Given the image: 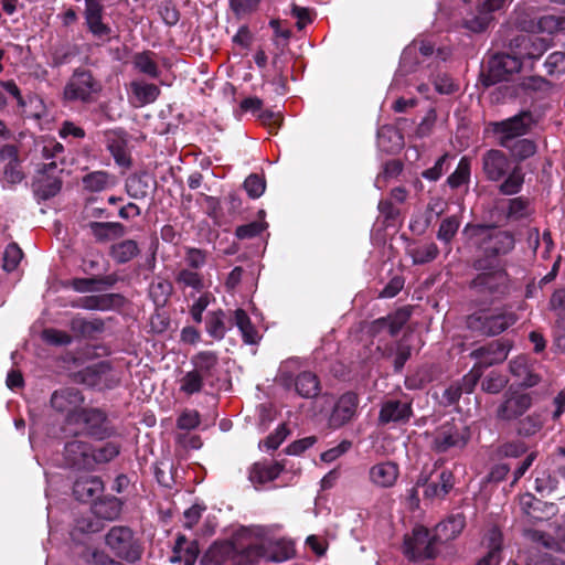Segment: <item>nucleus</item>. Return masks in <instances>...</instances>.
Instances as JSON below:
<instances>
[{
    "label": "nucleus",
    "mask_w": 565,
    "mask_h": 565,
    "mask_svg": "<svg viewBox=\"0 0 565 565\" xmlns=\"http://www.w3.org/2000/svg\"><path fill=\"white\" fill-rule=\"evenodd\" d=\"M156 56V53L151 51L136 53L132 57V66L136 71L150 78H158L161 71Z\"/></svg>",
    "instance_id": "nucleus-30"
},
{
    "label": "nucleus",
    "mask_w": 565,
    "mask_h": 565,
    "mask_svg": "<svg viewBox=\"0 0 565 565\" xmlns=\"http://www.w3.org/2000/svg\"><path fill=\"white\" fill-rule=\"evenodd\" d=\"M175 281L181 289L191 288L194 292H201L205 287L203 276L190 268H182L175 275Z\"/></svg>",
    "instance_id": "nucleus-35"
},
{
    "label": "nucleus",
    "mask_w": 565,
    "mask_h": 565,
    "mask_svg": "<svg viewBox=\"0 0 565 565\" xmlns=\"http://www.w3.org/2000/svg\"><path fill=\"white\" fill-rule=\"evenodd\" d=\"M84 396L75 387L55 391L51 396V406L65 416V430L74 435L95 436L105 420L103 412L83 407Z\"/></svg>",
    "instance_id": "nucleus-1"
},
{
    "label": "nucleus",
    "mask_w": 565,
    "mask_h": 565,
    "mask_svg": "<svg viewBox=\"0 0 565 565\" xmlns=\"http://www.w3.org/2000/svg\"><path fill=\"white\" fill-rule=\"evenodd\" d=\"M85 21L89 32L100 41H109L111 28L103 21V6L97 0H85Z\"/></svg>",
    "instance_id": "nucleus-15"
},
{
    "label": "nucleus",
    "mask_w": 565,
    "mask_h": 565,
    "mask_svg": "<svg viewBox=\"0 0 565 565\" xmlns=\"http://www.w3.org/2000/svg\"><path fill=\"white\" fill-rule=\"evenodd\" d=\"M510 372L518 383L525 387H532L539 384L540 376L534 372L533 366L529 363V359L519 355L510 361Z\"/></svg>",
    "instance_id": "nucleus-22"
},
{
    "label": "nucleus",
    "mask_w": 565,
    "mask_h": 565,
    "mask_svg": "<svg viewBox=\"0 0 565 565\" xmlns=\"http://www.w3.org/2000/svg\"><path fill=\"white\" fill-rule=\"evenodd\" d=\"M71 329L78 335L92 338L104 329V323L99 319L86 320L82 317H75L71 321Z\"/></svg>",
    "instance_id": "nucleus-39"
},
{
    "label": "nucleus",
    "mask_w": 565,
    "mask_h": 565,
    "mask_svg": "<svg viewBox=\"0 0 565 565\" xmlns=\"http://www.w3.org/2000/svg\"><path fill=\"white\" fill-rule=\"evenodd\" d=\"M466 525L462 513H452L435 527L434 539L437 542H447L456 539Z\"/></svg>",
    "instance_id": "nucleus-23"
},
{
    "label": "nucleus",
    "mask_w": 565,
    "mask_h": 565,
    "mask_svg": "<svg viewBox=\"0 0 565 565\" xmlns=\"http://www.w3.org/2000/svg\"><path fill=\"white\" fill-rule=\"evenodd\" d=\"M468 441L467 427L459 422H446L434 433L433 448L439 452L452 447H463Z\"/></svg>",
    "instance_id": "nucleus-10"
},
{
    "label": "nucleus",
    "mask_w": 565,
    "mask_h": 565,
    "mask_svg": "<svg viewBox=\"0 0 565 565\" xmlns=\"http://www.w3.org/2000/svg\"><path fill=\"white\" fill-rule=\"evenodd\" d=\"M493 17L484 11H482L479 7L476 12L469 14L463 20V25L468 30L472 32H482L484 31L489 24L492 22Z\"/></svg>",
    "instance_id": "nucleus-50"
},
{
    "label": "nucleus",
    "mask_w": 565,
    "mask_h": 565,
    "mask_svg": "<svg viewBox=\"0 0 565 565\" xmlns=\"http://www.w3.org/2000/svg\"><path fill=\"white\" fill-rule=\"evenodd\" d=\"M185 268L196 270L202 268L206 263V254L202 249L188 247L184 254Z\"/></svg>",
    "instance_id": "nucleus-60"
},
{
    "label": "nucleus",
    "mask_w": 565,
    "mask_h": 565,
    "mask_svg": "<svg viewBox=\"0 0 565 565\" xmlns=\"http://www.w3.org/2000/svg\"><path fill=\"white\" fill-rule=\"evenodd\" d=\"M22 258V250L17 244H9L3 253V268L12 271L17 268Z\"/></svg>",
    "instance_id": "nucleus-63"
},
{
    "label": "nucleus",
    "mask_w": 565,
    "mask_h": 565,
    "mask_svg": "<svg viewBox=\"0 0 565 565\" xmlns=\"http://www.w3.org/2000/svg\"><path fill=\"white\" fill-rule=\"evenodd\" d=\"M106 544L113 553L128 562H136L140 557V548L130 529L114 526L106 535Z\"/></svg>",
    "instance_id": "nucleus-8"
},
{
    "label": "nucleus",
    "mask_w": 565,
    "mask_h": 565,
    "mask_svg": "<svg viewBox=\"0 0 565 565\" xmlns=\"http://www.w3.org/2000/svg\"><path fill=\"white\" fill-rule=\"evenodd\" d=\"M551 40L537 34H521L511 41V49L515 50L522 60L540 58L550 47Z\"/></svg>",
    "instance_id": "nucleus-14"
},
{
    "label": "nucleus",
    "mask_w": 565,
    "mask_h": 565,
    "mask_svg": "<svg viewBox=\"0 0 565 565\" xmlns=\"http://www.w3.org/2000/svg\"><path fill=\"white\" fill-rule=\"evenodd\" d=\"M205 329L212 338L223 339L227 330L224 312L222 310L209 312L205 318Z\"/></svg>",
    "instance_id": "nucleus-45"
},
{
    "label": "nucleus",
    "mask_w": 565,
    "mask_h": 565,
    "mask_svg": "<svg viewBox=\"0 0 565 565\" xmlns=\"http://www.w3.org/2000/svg\"><path fill=\"white\" fill-rule=\"evenodd\" d=\"M412 413L411 403L398 399H387L383 402L381 406L379 422L383 425L390 423H406L411 418Z\"/></svg>",
    "instance_id": "nucleus-19"
},
{
    "label": "nucleus",
    "mask_w": 565,
    "mask_h": 565,
    "mask_svg": "<svg viewBox=\"0 0 565 565\" xmlns=\"http://www.w3.org/2000/svg\"><path fill=\"white\" fill-rule=\"evenodd\" d=\"M120 447L118 444L108 441L103 445H93V456L95 466L106 463L119 455Z\"/></svg>",
    "instance_id": "nucleus-51"
},
{
    "label": "nucleus",
    "mask_w": 565,
    "mask_h": 565,
    "mask_svg": "<svg viewBox=\"0 0 565 565\" xmlns=\"http://www.w3.org/2000/svg\"><path fill=\"white\" fill-rule=\"evenodd\" d=\"M489 552L481 558L477 565H499L500 563V548H501V533L498 529H491L487 535Z\"/></svg>",
    "instance_id": "nucleus-41"
},
{
    "label": "nucleus",
    "mask_w": 565,
    "mask_h": 565,
    "mask_svg": "<svg viewBox=\"0 0 565 565\" xmlns=\"http://www.w3.org/2000/svg\"><path fill=\"white\" fill-rule=\"evenodd\" d=\"M434 51V47L430 43H413L407 46L401 56L399 68L396 72V75L393 81V85L395 87H401L404 85V77L412 73L415 61H417V53L419 52L423 56H429Z\"/></svg>",
    "instance_id": "nucleus-16"
},
{
    "label": "nucleus",
    "mask_w": 565,
    "mask_h": 565,
    "mask_svg": "<svg viewBox=\"0 0 565 565\" xmlns=\"http://www.w3.org/2000/svg\"><path fill=\"white\" fill-rule=\"evenodd\" d=\"M281 470L278 462H256L249 470V480L257 488L275 480Z\"/></svg>",
    "instance_id": "nucleus-27"
},
{
    "label": "nucleus",
    "mask_w": 565,
    "mask_h": 565,
    "mask_svg": "<svg viewBox=\"0 0 565 565\" xmlns=\"http://www.w3.org/2000/svg\"><path fill=\"white\" fill-rule=\"evenodd\" d=\"M128 194L134 199H142L148 194V184L139 175H131L126 182Z\"/></svg>",
    "instance_id": "nucleus-61"
},
{
    "label": "nucleus",
    "mask_w": 565,
    "mask_h": 565,
    "mask_svg": "<svg viewBox=\"0 0 565 565\" xmlns=\"http://www.w3.org/2000/svg\"><path fill=\"white\" fill-rule=\"evenodd\" d=\"M130 92L131 102L138 107L153 103L160 95V89L157 85L142 81L131 82Z\"/></svg>",
    "instance_id": "nucleus-28"
},
{
    "label": "nucleus",
    "mask_w": 565,
    "mask_h": 565,
    "mask_svg": "<svg viewBox=\"0 0 565 565\" xmlns=\"http://www.w3.org/2000/svg\"><path fill=\"white\" fill-rule=\"evenodd\" d=\"M102 85L90 72L77 70L64 88V97L70 102L89 103L100 92Z\"/></svg>",
    "instance_id": "nucleus-7"
},
{
    "label": "nucleus",
    "mask_w": 565,
    "mask_h": 565,
    "mask_svg": "<svg viewBox=\"0 0 565 565\" xmlns=\"http://www.w3.org/2000/svg\"><path fill=\"white\" fill-rule=\"evenodd\" d=\"M454 487V475L449 470H443L436 479L424 484V495L428 499H441Z\"/></svg>",
    "instance_id": "nucleus-26"
},
{
    "label": "nucleus",
    "mask_w": 565,
    "mask_h": 565,
    "mask_svg": "<svg viewBox=\"0 0 565 565\" xmlns=\"http://www.w3.org/2000/svg\"><path fill=\"white\" fill-rule=\"evenodd\" d=\"M90 228L94 236L100 241L120 237L125 234L124 225L117 222H93Z\"/></svg>",
    "instance_id": "nucleus-44"
},
{
    "label": "nucleus",
    "mask_w": 565,
    "mask_h": 565,
    "mask_svg": "<svg viewBox=\"0 0 565 565\" xmlns=\"http://www.w3.org/2000/svg\"><path fill=\"white\" fill-rule=\"evenodd\" d=\"M118 300V296L113 294L107 295H96V296H86L79 298L74 307L87 309V310H109L111 309L116 301Z\"/></svg>",
    "instance_id": "nucleus-33"
},
{
    "label": "nucleus",
    "mask_w": 565,
    "mask_h": 565,
    "mask_svg": "<svg viewBox=\"0 0 565 565\" xmlns=\"http://www.w3.org/2000/svg\"><path fill=\"white\" fill-rule=\"evenodd\" d=\"M244 189L252 199H258L265 192V179L258 174H250L244 181Z\"/></svg>",
    "instance_id": "nucleus-58"
},
{
    "label": "nucleus",
    "mask_w": 565,
    "mask_h": 565,
    "mask_svg": "<svg viewBox=\"0 0 565 565\" xmlns=\"http://www.w3.org/2000/svg\"><path fill=\"white\" fill-rule=\"evenodd\" d=\"M379 147L387 152H394L402 148L403 137L391 126H383L377 131Z\"/></svg>",
    "instance_id": "nucleus-34"
},
{
    "label": "nucleus",
    "mask_w": 565,
    "mask_h": 565,
    "mask_svg": "<svg viewBox=\"0 0 565 565\" xmlns=\"http://www.w3.org/2000/svg\"><path fill=\"white\" fill-rule=\"evenodd\" d=\"M522 65V57L511 49V53L498 54L490 61V71L495 79L501 81L505 75L519 72Z\"/></svg>",
    "instance_id": "nucleus-21"
},
{
    "label": "nucleus",
    "mask_w": 565,
    "mask_h": 565,
    "mask_svg": "<svg viewBox=\"0 0 565 565\" xmlns=\"http://www.w3.org/2000/svg\"><path fill=\"white\" fill-rule=\"evenodd\" d=\"M138 253V244L132 239L122 241L111 247V256L118 263H127Z\"/></svg>",
    "instance_id": "nucleus-49"
},
{
    "label": "nucleus",
    "mask_w": 565,
    "mask_h": 565,
    "mask_svg": "<svg viewBox=\"0 0 565 565\" xmlns=\"http://www.w3.org/2000/svg\"><path fill=\"white\" fill-rule=\"evenodd\" d=\"M93 512L98 518L114 520L121 512V502L117 498H109L95 502Z\"/></svg>",
    "instance_id": "nucleus-47"
},
{
    "label": "nucleus",
    "mask_w": 565,
    "mask_h": 565,
    "mask_svg": "<svg viewBox=\"0 0 565 565\" xmlns=\"http://www.w3.org/2000/svg\"><path fill=\"white\" fill-rule=\"evenodd\" d=\"M465 233L487 257L486 260H495L494 257L500 254H507L514 246L513 236L495 227L481 225H467Z\"/></svg>",
    "instance_id": "nucleus-5"
},
{
    "label": "nucleus",
    "mask_w": 565,
    "mask_h": 565,
    "mask_svg": "<svg viewBox=\"0 0 565 565\" xmlns=\"http://www.w3.org/2000/svg\"><path fill=\"white\" fill-rule=\"evenodd\" d=\"M260 0H230L233 12L238 18H244L258 9Z\"/></svg>",
    "instance_id": "nucleus-62"
},
{
    "label": "nucleus",
    "mask_w": 565,
    "mask_h": 565,
    "mask_svg": "<svg viewBox=\"0 0 565 565\" xmlns=\"http://www.w3.org/2000/svg\"><path fill=\"white\" fill-rule=\"evenodd\" d=\"M64 459L68 466L76 469L95 468L93 445L82 439H73L65 445Z\"/></svg>",
    "instance_id": "nucleus-13"
},
{
    "label": "nucleus",
    "mask_w": 565,
    "mask_h": 565,
    "mask_svg": "<svg viewBox=\"0 0 565 565\" xmlns=\"http://www.w3.org/2000/svg\"><path fill=\"white\" fill-rule=\"evenodd\" d=\"M545 67L551 75H561L565 73V53L554 52L545 61Z\"/></svg>",
    "instance_id": "nucleus-64"
},
{
    "label": "nucleus",
    "mask_w": 565,
    "mask_h": 565,
    "mask_svg": "<svg viewBox=\"0 0 565 565\" xmlns=\"http://www.w3.org/2000/svg\"><path fill=\"white\" fill-rule=\"evenodd\" d=\"M191 362L194 365L193 371L202 374V377H206L212 374V370L216 366L217 355L212 351H202L195 354Z\"/></svg>",
    "instance_id": "nucleus-46"
},
{
    "label": "nucleus",
    "mask_w": 565,
    "mask_h": 565,
    "mask_svg": "<svg viewBox=\"0 0 565 565\" xmlns=\"http://www.w3.org/2000/svg\"><path fill=\"white\" fill-rule=\"evenodd\" d=\"M531 405L532 397L529 393L509 390L497 409V417L502 420L516 419L525 414Z\"/></svg>",
    "instance_id": "nucleus-12"
},
{
    "label": "nucleus",
    "mask_w": 565,
    "mask_h": 565,
    "mask_svg": "<svg viewBox=\"0 0 565 565\" xmlns=\"http://www.w3.org/2000/svg\"><path fill=\"white\" fill-rule=\"evenodd\" d=\"M479 377L480 374H468L462 379V385L452 384L449 387H447L444 392V397L447 401V403L454 404L455 402H457L463 391L470 393L473 390Z\"/></svg>",
    "instance_id": "nucleus-42"
},
{
    "label": "nucleus",
    "mask_w": 565,
    "mask_h": 565,
    "mask_svg": "<svg viewBox=\"0 0 565 565\" xmlns=\"http://www.w3.org/2000/svg\"><path fill=\"white\" fill-rule=\"evenodd\" d=\"M235 324L239 329L244 341L253 344L258 340V333L253 327L247 313L243 309H236L234 312Z\"/></svg>",
    "instance_id": "nucleus-48"
},
{
    "label": "nucleus",
    "mask_w": 565,
    "mask_h": 565,
    "mask_svg": "<svg viewBox=\"0 0 565 565\" xmlns=\"http://www.w3.org/2000/svg\"><path fill=\"white\" fill-rule=\"evenodd\" d=\"M104 490V483L98 477H84L75 481L73 492L82 502L94 501Z\"/></svg>",
    "instance_id": "nucleus-24"
},
{
    "label": "nucleus",
    "mask_w": 565,
    "mask_h": 565,
    "mask_svg": "<svg viewBox=\"0 0 565 565\" xmlns=\"http://www.w3.org/2000/svg\"><path fill=\"white\" fill-rule=\"evenodd\" d=\"M459 225L460 223L456 216L445 218L438 228L437 238L445 244H450L458 232Z\"/></svg>",
    "instance_id": "nucleus-56"
},
{
    "label": "nucleus",
    "mask_w": 565,
    "mask_h": 565,
    "mask_svg": "<svg viewBox=\"0 0 565 565\" xmlns=\"http://www.w3.org/2000/svg\"><path fill=\"white\" fill-rule=\"evenodd\" d=\"M263 534L265 530L260 526L241 527L231 541L214 543L204 559L212 565H250L262 555L258 537Z\"/></svg>",
    "instance_id": "nucleus-2"
},
{
    "label": "nucleus",
    "mask_w": 565,
    "mask_h": 565,
    "mask_svg": "<svg viewBox=\"0 0 565 565\" xmlns=\"http://www.w3.org/2000/svg\"><path fill=\"white\" fill-rule=\"evenodd\" d=\"M470 179V161L463 157L460 159L456 170L448 177L447 183L450 188L456 189L468 183Z\"/></svg>",
    "instance_id": "nucleus-53"
},
{
    "label": "nucleus",
    "mask_w": 565,
    "mask_h": 565,
    "mask_svg": "<svg viewBox=\"0 0 565 565\" xmlns=\"http://www.w3.org/2000/svg\"><path fill=\"white\" fill-rule=\"evenodd\" d=\"M203 379L204 377H202V374H199L195 371L188 372L180 380V392L186 395L199 393L203 386Z\"/></svg>",
    "instance_id": "nucleus-55"
},
{
    "label": "nucleus",
    "mask_w": 565,
    "mask_h": 565,
    "mask_svg": "<svg viewBox=\"0 0 565 565\" xmlns=\"http://www.w3.org/2000/svg\"><path fill=\"white\" fill-rule=\"evenodd\" d=\"M475 267L480 271L471 282V287L477 294L486 298L498 299L509 292L508 275L497 260L479 258L476 260Z\"/></svg>",
    "instance_id": "nucleus-4"
},
{
    "label": "nucleus",
    "mask_w": 565,
    "mask_h": 565,
    "mask_svg": "<svg viewBox=\"0 0 565 565\" xmlns=\"http://www.w3.org/2000/svg\"><path fill=\"white\" fill-rule=\"evenodd\" d=\"M509 168V161L500 150H489L483 156V171L490 180L501 179Z\"/></svg>",
    "instance_id": "nucleus-25"
},
{
    "label": "nucleus",
    "mask_w": 565,
    "mask_h": 565,
    "mask_svg": "<svg viewBox=\"0 0 565 565\" xmlns=\"http://www.w3.org/2000/svg\"><path fill=\"white\" fill-rule=\"evenodd\" d=\"M263 536H264V534L260 537H258V546L262 551V555L259 557H266V558H268L273 562H277V563L285 562L292 557L294 547H292L291 543L284 541V540L271 543L273 551L269 552L268 554H266L264 552L263 544L260 543V539Z\"/></svg>",
    "instance_id": "nucleus-38"
},
{
    "label": "nucleus",
    "mask_w": 565,
    "mask_h": 565,
    "mask_svg": "<svg viewBox=\"0 0 565 565\" xmlns=\"http://www.w3.org/2000/svg\"><path fill=\"white\" fill-rule=\"evenodd\" d=\"M436 543L427 529L416 526L411 535L405 536L404 554L409 559L433 558L437 553Z\"/></svg>",
    "instance_id": "nucleus-9"
},
{
    "label": "nucleus",
    "mask_w": 565,
    "mask_h": 565,
    "mask_svg": "<svg viewBox=\"0 0 565 565\" xmlns=\"http://www.w3.org/2000/svg\"><path fill=\"white\" fill-rule=\"evenodd\" d=\"M529 242L535 250H540L542 258H548L554 246L550 232H544L540 237L537 230H532L529 235Z\"/></svg>",
    "instance_id": "nucleus-52"
},
{
    "label": "nucleus",
    "mask_w": 565,
    "mask_h": 565,
    "mask_svg": "<svg viewBox=\"0 0 565 565\" xmlns=\"http://www.w3.org/2000/svg\"><path fill=\"white\" fill-rule=\"evenodd\" d=\"M107 148L113 154L115 161L121 167L130 164L129 152L125 139L116 132L108 134Z\"/></svg>",
    "instance_id": "nucleus-37"
},
{
    "label": "nucleus",
    "mask_w": 565,
    "mask_h": 565,
    "mask_svg": "<svg viewBox=\"0 0 565 565\" xmlns=\"http://www.w3.org/2000/svg\"><path fill=\"white\" fill-rule=\"evenodd\" d=\"M543 426V422L539 415H529L519 423L518 433L522 436H533Z\"/></svg>",
    "instance_id": "nucleus-59"
},
{
    "label": "nucleus",
    "mask_w": 565,
    "mask_h": 565,
    "mask_svg": "<svg viewBox=\"0 0 565 565\" xmlns=\"http://www.w3.org/2000/svg\"><path fill=\"white\" fill-rule=\"evenodd\" d=\"M516 321V316L508 310H483L470 315L467 318V327L471 331L482 335H495Z\"/></svg>",
    "instance_id": "nucleus-6"
},
{
    "label": "nucleus",
    "mask_w": 565,
    "mask_h": 565,
    "mask_svg": "<svg viewBox=\"0 0 565 565\" xmlns=\"http://www.w3.org/2000/svg\"><path fill=\"white\" fill-rule=\"evenodd\" d=\"M524 535L534 543L541 544L546 548H559L565 552V541L558 545V543L550 535L539 530L526 529Z\"/></svg>",
    "instance_id": "nucleus-57"
},
{
    "label": "nucleus",
    "mask_w": 565,
    "mask_h": 565,
    "mask_svg": "<svg viewBox=\"0 0 565 565\" xmlns=\"http://www.w3.org/2000/svg\"><path fill=\"white\" fill-rule=\"evenodd\" d=\"M64 147L54 139L45 140L42 147V156L49 162L43 164V169L36 175L33 182L35 194L43 199H50L56 195L62 185V181L56 174L57 160H63Z\"/></svg>",
    "instance_id": "nucleus-3"
},
{
    "label": "nucleus",
    "mask_w": 565,
    "mask_h": 565,
    "mask_svg": "<svg viewBox=\"0 0 565 565\" xmlns=\"http://www.w3.org/2000/svg\"><path fill=\"white\" fill-rule=\"evenodd\" d=\"M511 347L507 341L495 340L488 345L481 347L472 352V355L479 360L483 366H491L497 363L503 362L510 351Z\"/></svg>",
    "instance_id": "nucleus-20"
},
{
    "label": "nucleus",
    "mask_w": 565,
    "mask_h": 565,
    "mask_svg": "<svg viewBox=\"0 0 565 565\" xmlns=\"http://www.w3.org/2000/svg\"><path fill=\"white\" fill-rule=\"evenodd\" d=\"M359 405L358 395L349 392L343 394L335 403L329 417V426L340 428L355 416Z\"/></svg>",
    "instance_id": "nucleus-17"
},
{
    "label": "nucleus",
    "mask_w": 565,
    "mask_h": 565,
    "mask_svg": "<svg viewBox=\"0 0 565 565\" xmlns=\"http://www.w3.org/2000/svg\"><path fill=\"white\" fill-rule=\"evenodd\" d=\"M297 393L306 398L315 397L319 392V382L311 372H302L295 382Z\"/></svg>",
    "instance_id": "nucleus-43"
},
{
    "label": "nucleus",
    "mask_w": 565,
    "mask_h": 565,
    "mask_svg": "<svg viewBox=\"0 0 565 565\" xmlns=\"http://www.w3.org/2000/svg\"><path fill=\"white\" fill-rule=\"evenodd\" d=\"M200 553L198 543L195 541L189 542L185 536L181 535L178 537L174 548L173 555L170 561L172 563L183 562L184 565H193L198 558Z\"/></svg>",
    "instance_id": "nucleus-29"
},
{
    "label": "nucleus",
    "mask_w": 565,
    "mask_h": 565,
    "mask_svg": "<svg viewBox=\"0 0 565 565\" xmlns=\"http://www.w3.org/2000/svg\"><path fill=\"white\" fill-rule=\"evenodd\" d=\"M407 254L415 265H423L436 259L439 249L434 242H426L408 246Z\"/></svg>",
    "instance_id": "nucleus-32"
},
{
    "label": "nucleus",
    "mask_w": 565,
    "mask_h": 565,
    "mask_svg": "<svg viewBox=\"0 0 565 565\" xmlns=\"http://www.w3.org/2000/svg\"><path fill=\"white\" fill-rule=\"evenodd\" d=\"M86 374H92L95 376V379L90 382L93 385H106L110 386L114 383L118 382V377L115 374H118L115 372L107 361H99L97 363L92 364L86 369Z\"/></svg>",
    "instance_id": "nucleus-31"
},
{
    "label": "nucleus",
    "mask_w": 565,
    "mask_h": 565,
    "mask_svg": "<svg viewBox=\"0 0 565 565\" xmlns=\"http://www.w3.org/2000/svg\"><path fill=\"white\" fill-rule=\"evenodd\" d=\"M532 124V116L529 113H521L509 119L494 122L493 131L499 137V142L504 148H510L511 142L525 135Z\"/></svg>",
    "instance_id": "nucleus-11"
},
{
    "label": "nucleus",
    "mask_w": 565,
    "mask_h": 565,
    "mask_svg": "<svg viewBox=\"0 0 565 565\" xmlns=\"http://www.w3.org/2000/svg\"><path fill=\"white\" fill-rule=\"evenodd\" d=\"M115 184V178L106 171H94L83 178L85 190L90 192H100L111 188Z\"/></svg>",
    "instance_id": "nucleus-36"
},
{
    "label": "nucleus",
    "mask_w": 565,
    "mask_h": 565,
    "mask_svg": "<svg viewBox=\"0 0 565 565\" xmlns=\"http://www.w3.org/2000/svg\"><path fill=\"white\" fill-rule=\"evenodd\" d=\"M399 476L397 463L391 460L380 461L369 470V481L376 488H392Z\"/></svg>",
    "instance_id": "nucleus-18"
},
{
    "label": "nucleus",
    "mask_w": 565,
    "mask_h": 565,
    "mask_svg": "<svg viewBox=\"0 0 565 565\" xmlns=\"http://www.w3.org/2000/svg\"><path fill=\"white\" fill-rule=\"evenodd\" d=\"M420 74L423 76H426V75H428V72L425 70H422ZM429 77L435 87V90L439 94H451L458 89V86L446 73L438 72L436 74H429Z\"/></svg>",
    "instance_id": "nucleus-54"
},
{
    "label": "nucleus",
    "mask_w": 565,
    "mask_h": 565,
    "mask_svg": "<svg viewBox=\"0 0 565 565\" xmlns=\"http://www.w3.org/2000/svg\"><path fill=\"white\" fill-rule=\"evenodd\" d=\"M537 33L552 35L556 32L565 30V11L561 14H546L541 17L536 23Z\"/></svg>",
    "instance_id": "nucleus-40"
}]
</instances>
